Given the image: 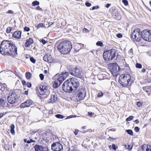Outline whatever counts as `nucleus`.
Segmentation results:
<instances>
[{
    "label": "nucleus",
    "mask_w": 151,
    "mask_h": 151,
    "mask_svg": "<svg viewBox=\"0 0 151 151\" xmlns=\"http://www.w3.org/2000/svg\"><path fill=\"white\" fill-rule=\"evenodd\" d=\"M36 9L37 10H41L42 9L40 7V6H38L36 7Z\"/></svg>",
    "instance_id": "61"
},
{
    "label": "nucleus",
    "mask_w": 151,
    "mask_h": 151,
    "mask_svg": "<svg viewBox=\"0 0 151 151\" xmlns=\"http://www.w3.org/2000/svg\"><path fill=\"white\" fill-rule=\"evenodd\" d=\"M137 106L139 108L142 106V104L140 101L137 102Z\"/></svg>",
    "instance_id": "37"
},
{
    "label": "nucleus",
    "mask_w": 151,
    "mask_h": 151,
    "mask_svg": "<svg viewBox=\"0 0 151 151\" xmlns=\"http://www.w3.org/2000/svg\"><path fill=\"white\" fill-rule=\"evenodd\" d=\"M51 149L53 151H61L63 149V147L60 143L57 142L52 145Z\"/></svg>",
    "instance_id": "12"
},
{
    "label": "nucleus",
    "mask_w": 151,
    "mask_h": 151,
    "mask_svg": "<svg viewBox=\"0 0 151 151\" xmlns=\"http://www.w3.org/2000/svg\"><path fill=\"white\" fill-rule=\"evenodd\" d=\"M72 48V45L69 41H65L60 43L58 46V49L62 54L69 53Z\"/></svg>",
    "instance_id": "2"
},
{
    "label": "nucleus",
    "mask_w": 151,
    "mask_h": 151,
    "mask_svg": "<svg viewBox=\"0 0 151 151\" xmlns=\"http://www.w3.org/2000/svg\"><path fill=\"white\" fill-rule=\"evenodd\" d=\"M32 104V101L31 100H27L24 103L22 104L20 106L21 108H24L30 106Z\"/></svg>",
    "instance_id": "16"
},
{
    "label": "nucleus",
    "mask_w": 151,
    "mask_h": 151,
    "mask_svg": "<svg viewBox=\"0 0 151 151\" xmlns=\"http://www.w3.org/2000/svg\"><path fill=\"white\" fill-rule=\"evenodd\" d=\"M39 77L40 78V79L41 80H42L44 79V76L42 74V73L40 74L39 75Z\"/></svg>",
    "instance_id": "43"
},
{
    "label": "nucleus",
    "mask_w": 151,
    "mask_h": 151,
    "mask_svg": "<svg viewBox=\"0 0 151 151\" xmlns=\"http://www.w3.org/2000/svg\"><path fill=\"white\" fill-rule=\"evenodd\" d=\"M0 88V90L1 91L2 93H3L4 95H7L8 93H9V90L8 88L6 87V84H4L3 85V86H1Z\"/></svg>",
    "instance_id": "19"
},
{
    "label": "nucleus",
    "mask_w": 151,
    "mask_h": 151,
    "mask_svg": "<svg viewBox=\"0 0 151 151\" xmlns=\"http://www.w3.org/2000/svg\"><path fill=\"white\" fill-rule=\"evenodd\" d=\"M73 91L76 90L78 87L79 86V83L78 80L76 78H71L69 80Z\"/></svg>",
    "instance_id": "11"
},
{
    "label": "nucleus",
    "mask_w": 151,
    "mask_h": 151,
    "mask_svg": "<svg viewBox=\"0 0 151 151\" xmlns=\"http://www.w3.org/2000/svg\"><path fill=\"white\" fill-rule=\"evenodd\" d=\"M134 122L136 124H137L139 123V120L136 119L134 121Z\"/></svg>",
    "instance_id": "64"
},
{
    "label": "nucleus",
    "mask_w": 151,
    "mask_h": 151,
    "mask_svg": "<svg viewBox=\"0 0 151 151\" xmlns=\"http://www.w3.org/2000/svg\"><path fill=\"white\" fill-rule=\"evenodd\" d=\"M85 5L86 6L88 7H89L91 6V4L90 3H89L88 2H86L85 3Z\"/></svg>",
    "instance_id": "51"
},
{
    "label": "nucleus",
    "mask_w": 151,
    "mask_h": 151,
    "mask_svg": "<svg viewBox=\"0 0 151 151\" xmlns=\"http://www.w3.org/2000/svg\"><path fill=\"white\" fill-rule=\"evenodd\" d=\"M33 42V41L32 39L31 38L27 40L25 44L24 45L25 47H29Z\"/></svg>",
    "instance_id": "21"
},
{
    "label": "nucleus",
    "mask_w": 151,
    "mask_h": 151,
    "mask_svg": "<svg viewBox=\"0 0 151 151\" xmlns=\"http://www.w3.org/2000/svg\"><path fill=\"white\" fill-rule=\"evenodd\" d=\"M99 8V7L98 6H94L92 8V10H94L95 9H97Z\"/></svg>",
    "instance_id": "52"
},
{
    "label": "nucleus",
    "mask_w": 151,
    "mask_h": 151,
    "mask_svg": "<svg viewBox=\"0 0 151 151\" xmlns=\"http://www.w3.org/2000/svg\"><path fill=\"white\" fill-rule=\"evenodd\" d=\"M18 96L14 91H10L7 97V101L10 104H14L17 101Z\"/></svg>",
    "instance_id": "7"
},
{
    "label": "nucleus",
    "mask_w": 151,
    "mask_h": 151,
    "mask_svg": "<svg viewBox=\"0 0 151 151\" xmlns=\"http://www.w3.org/2000/svg\"><path fill=\"white\" fill-rule=\"evenodd\" d=\"M126 132H127V133L130 134V135H133V133L131 129H128L127 130Z\"/></svg>",
    "instance_id": "32"
},
{
    "label": "nucleus",
    "mask_w": 151,
    "mask_h": 151,
    "mask_svg": "<svg viewBox=\"0 0 151 151\" xmlns=\"http://www.w3.org/2000/svg\"><path fill=\"white\" fill-rule=\"evenodd\" d=\"M116 50L114 49H110L105 51L103 53V57L106 60H111L115 56Z\"/></svg>",
    "instance_id": "4"
},
{
    "label": "nucleus",
    "mask_w": 151,
    "mask_h": 151,
    "mask_svg": "<svg viewBox=\"0 0 151 151\" xmlns=\"http://www.w3.org/2000/svg\"><path fill=\"white\" fill-rule=\"evenodd\" d=\"M37 29H39L40 27H44L45 28V25L44 24L40 23H39L38 24V25L37 26Z\"/></svg>",
    "instance_id": "29"
},
{
    "label": "nucleus",
    "mask_w": 151,
    "mask_h": 151,
    "mask_svg": "<svg viewBox=\"0 0 151 151\" xmlns=\"http://www.w3.org/2000/svg\"><path fill=\"white\" fill-rule=\"evenodd\" d=\"M55 116L58 118L60 119H63L64 118L63 116L62 115L60 114H57L55 115Z\"/></svg>",
    "instance_id": "34"
},
{
    "label": "nucleus",
    "mask_w": 151,
    "mask_h": 151,
    "mask_svg": "<svg viewBox=\"0 0 151 151\" xmlns=\"http://www.w3.org/2000/svg\"><path fill=\"white\" fill-rule=\"evenodd\" d=\"M57 100V96L55 93H53L50 96V102L51 103H53L56 102Z\"/></svg>",
    "instance_id": "18"
},
{
    "label": "nucleus",
    "mask_w": 151,
    "mask_h": 151,
    "mask_svg": "<svg viewBox=\"0 0 151 151\" xmlns=\"http://www.w3.org/2000/svg\"><path fill=\"white\" fill-rule=\"evenodd\" d=\"M146 151H151V148H150V146L149 145H147V147L146 148Z\"/></svg>",
    "instance_id": "40"
},
{
    "label": "nucleus",
    "mask_w": 151,
    "mask_h": 151,
    "mask_svg": "<svg viewBox=\"0 0 151 151\" xmlns=\"http://www.w3.org/2000/svg\"><path fill=\"white\" fill-rule=\"evenodd\" d=\"M140 30L137 28L135 29L130 34L131 38L136 42L140 41L142 38Z\"/></svg>",
    "instance_id": "6"
},
{
    "label": "nucleus",
    "mask_w": 151,
    "mask_h": 151,
    "mask_svg": "<svg viewBox=\"0 0 151 151\" xmlns=\"http://www.w3.org/2000/svg\"><path fill=\"white\" fill-rule=\"evenodd\" d=\"M88 115L90 116H91L93 115V114L92 112H88Z\"/></svg>",
    "instance_id": "63"
},
{
    "label": "nucleus",
    "mask_w": 151,
    "mask_h": 151,
    "mask_svg": "<svg viewBox=\"0 0 151 151\" xmlns=\"http://www.w3.org/2000/svg\"><path fill=\"white\" fill-rule=\"evenodd\" d=\"M35 151H45L46 149L42 146L38 145H36L35 146Z\"/></svg>",
    "instance_id": "20"
},
{
    "label": "nucleus",
    "mask_w": 151,
    "mask_h": 151,
    "mask_svg": "<svg viewBox=\"0 0 151 151\" xmlns=\"http://www.w3.org/2000/svg\"><path fill=\"white\" fill-rule=\"evenodd\" d=\"M116 36L118 38H121L122 37V35L120 33L117 34Z\"/></svg>",
    "instance_id": "55"
},
{
    "label": "nucleus",
    "mask_w": 151,
    "mask_h": 151,
    "mask_svg": "<svg viewBox=\"0 0 151 151\" xmlns=\"http://www.w3.org/2000/svg\"><path fill=\"white\" fill-rule=\"evenodd\" d=\"M83 30L84 31H85L86 32H89V30L86 28H84L83 29Z\"/></svg>",
    "instance_id": "59"
},
{
    "label": "nucleus",
    "mask_w": 151,
    "mask_h": 151,
    "mask_svg": "<svg viewBox=\"0 0 151 151\" xmlns=\"http://www.w3.org/2000/svg\"><path fill=\"white\" fill-rule=\"evenodd\" d=\"M43 60L49 63H51L53 61L52 58L49 54L45 55L43 57Z\"/></svg>",
    "instance_id": "17"
},
{
    "label": "nucleus",
    "mask_w": 151,
    "mask_h": 151,
    "mask_svg": "<svg viewBox=\"0 0 151 151\" xmlns=\"http://www.w3.org/2000/svg\"><path fill=\"white\" fill-rule=\"evenodd\" d=\"M149 95H151V86L146 87L144 89Z\"/></svg>",
    "instance_id": "25"
},
{
    "label": "nucleus",
    "mask_w": 151,
    "mask_h": 151,
    "mask_svg": "<svg viewBox=\"0 0 151 151\" xmlns=\"http://www.w3.org/2000/svg\"><path fill=\"white\" fill-rule=\"evenodd\" d=\"M111 71L113 76H116L118 74L119 71V67L116 63H113Z\"/></svg>",
    "instance_id": "13"
},
{
    "label": "nucleus",
    "mask_w": 151,
    "mask_h": 151,
    "mask_svg": "<svg viewBox=\"0 0 151 151\" xmlns=\"http://www.w3.org/2000/svg\"><path fill=\"white\" fill-rule=\"evenodd\" d=\"M133 50L132 49H131L129 51V53L131 55H132L133 54Z\"/></svg>",
    "instance_id": "57"
},
{
    "label": "nucleus",
    "mask_w": 151,
    "mask_h": 151,
    "mask_svg": "<svg viewBox=\"0 0 151 151\" xmlns=\"http://www.w3.org/2000/svg\"><path fill=\"white\" fill-rule=\"evenodd\" d=\"M21 32L20 31L15 32L12 35L16 39H19L21 37Z\"/></svg>",
    "instance_id": "22"
},
{
    "label": "nucleus",
    "mask_w": 151,
    "mask_h": 151,
    "mask_svg": "<svg viewBox=\"0 0 151 151\" xmlns=\"http://www.w3.org/2000/svg\"><path fill=\"white\" fill-rule=\"evenodd\" d=\"M41 42H42L43 45H45L46 42L45 40L44 39H42L41 40Z\"/></svg>",
    "instance_id": "54"
},
{
    "label": "nucleus",
    "mask_w": 151,
    "mask_h": 151,
    "mask_svg": "<svg viewBox=\"0 0 151 151\" xmlns=\"http://www.w3.org/2000/svg\"><path fill=\"white\" fill-rule=\"evenodd\" d=\"M6 103L5 100H4L3 99H0V107H4Z\"/></svg>",
    "instance_id": "24"
},
{
    "label": "nucleus",
    "mask_w": 151,
    "mask_h": 151,
    "mask_svg": "<svg viewBox=\"0 0 151 151\" xmlns=\"http://www.w3.org/2000/svg\"><path fill=\"white\" fill-rule=\"evenodd\" d=\"M125 147H126V149H127L129 150V151H131L132 150V146L130 145H128L127 146L126 145Z\"/></svg>",
    "instance_id": "33"
},
{
    "label": "nucleus",
    "mask_w": 151,
    "mask_h": 151,
    "mask_svg": "<svg viewBox=\"0 0 151 151\" xmlns=\"http://www.w3.org/2000/svg\"><path fill=\"white\" fill-rule=\"evenodd\" d=\"M147 147V145H144L142 146V150H145V149H146V148Z\"/></svg>",
    "instance_id": "46"
},
{
    "label": "nucleus",
    "mask_w": 151,
    "mask_h": 151,
    "mask_svg": "<svg viewBox=\"0 0 151 151\" xmlns=\"http://www.w3.org/2000/svg\"><path fill=\"white\" fill-rule=\"evenodd\" d=\"M103 93L102 92H99L98 94V97H101L103 96Z\"/></svg>",
    "instance_id": "44"
},
{
    "label": "nucleus",
    "mask_w": 151,
    "mask_h": 151,
    "mask_svg": "<svg viewBox=\"0 0 151 151\" xmlns=\"http://www.w3.org/2000/svg\"><path fill=\"white\" fill-rule=\"evenodd\" d=\"M131 78L130 76L127 74H121L119 77V82L123 86H127Z\"/></svg>",
    "instance_id": "3"
},
{
    "label": "nucleus",
    "mask_w": 151,
    "mask_h": 151,
    "mask_svg": "<svg viewBox=\"0 0 151 151\" xmlns=\"http://www.w3.org/2000/svg\"><path fill=\"white\" fill-rule=\"evenodd\" d=\"M25 76L27 79H29L31 77L32 74L29 72H26L25 73Z\"/></svg>",
    "instance_id": "28"
},
{
    "label": "nucleus",
    "mask_w": 151,
    "mask_h": 151,
    "mask_svg": "<svg viewBox=\"0 0 151 151\" xmlns=\"http://www.w3.org/2000/svg\"><path fill=\"white\" fill-rule=\"evenodd\" d=\"M15 128L14 125L12 124L11 126V130L10 132L12 134H15V131L14 129Z\"/></svg>",
    "instance_id": "27"
},
{
    "label": "nucleus",
    "mask_w": 151,
    "mask_h": 151,
    "mask_svg": "<svg viewBox=\"0 0 151 151\" xmlns=\"http://www.w3.org/2000/svg\"><path fill=\"white\" fill-rule=\"evenodd\" d=\"M136 67L137 68H141L142 67V65L139 63H137L136 65Z\"/></svg>",
    "instance_id": "38"
},
{
    "label": "nucleus",
    "mask_w": 151,
    "mask_h": 151,
    "mask_svg": "<svg viewBox=\"0 0 151 151\" xmlns=\"http://www.w3.org/2000/svg\"><path fill=\"white\" fill-rule=\"evenodd\" d=\"M96 45L98 46H103V45L102 42L101 41L97 42L96 43Z\"/></svg>",
    "instance_id": "31"
},
{
    "label": "nucleus",
    "mask_w": 151,
    "mask_h": 151,
    "mask_svg": "<svg viewBox=\"0 0 151 151\" xmlns=\"http://www.w3.org/2000/svg\"><path fill=\"white\" fill-rule=\"evenodd\" d=\"M122 2L125 6H127L128 4V1L127 0H123Z\"/></svg>",
    "instance_id": "42"
},
{
    "label": "nucleus",
    "mask_w": 151,
    "mask_h": 151,
    "mask_svg": "<svg viewBox=\"0 0 151 151\" xmlns=\"http://www.w3.org/2000/svg\"><path fill=\"white\" fill-rule=\"evenodd\" d=\"M17 47L12 41L4 40L1 44L0 52L2 55H7L15 57L17 55Z\"/></svg>",
    "instance_id": "1"
},
{
    "label": "nucleus",
    "mask_w": 151,
    "mask_h": 151,
    "mask_svg": "<svg viewBox=\"0 0 151 151\" xmlns=\"http://www.w3.org/2000/svg\"><path fill=\"white\" fill-rule=\"evenodd\" d=\"M22 83L23 85H24L26 84V82L24 81H22Z\"/></svg>",
    "instance_id": "62"
},
{
    "label": "nucleus",
    "mask_w": 151,
    "mask_h": 151,
    "mask_svg": "<svg viewBox=\"0 0 151 151\" xmlns=\"http://www.w3.org/2000/svg\"><path fill=\"white\" fill-rule=\"evenodd\" d=\"M79 131L78 130H75V131L74 132V134L76 135L78 134V132Z\"/></svg>",
    "instance_id": "58"
},
{
    "label": "nucleus",
    "mask_w": 151,
    "mask_h": 151,
    "mask_svg": "<svg viewBox=\"0 0 151 151\" xmlns=\"http://www.w3.org/2000/svg\"><path fill=\"white\" fill-rule=\"evenodd\" d=\"M24 29L25 31L28 32L30 30V29L28 27H24Z\"/></svg>",
    "instance_id": "50"
},
{
    "label": "nucleus",
    "mask_w": 151,
    "mask_h": 151,
    "mask_svg": "<svg viewBox=\"0 0 151 151\" xmlns=\"http://www.w3.org/2000/svg\"><path fill=\"white\" fill-rule=\"evenodd\" d=\"M26 85L27 87L29 88L31 87L32 86L31 84V83L29 82H27L26 83Z\"/></svg>",
    "instance_id": "48"
},
{
    "label": "nucleus",
    "mask_w": 151,
    "mask_h": 151,
    "mask_svg": "<svg viewBox=\"0 0 151 151\" xmlns=\"http://www.w3.org/2000/svg\"><path fill=\"white\" fill-rule=\"evenodd\" d=\"M12 30V28L10 27H7L6 29V32L7 33L10 32Z\"/></svg>",
    "instance_id": "36"
},
{
    "label": "nucleus",
    "mask_w": 151,
    "mask_h": 151,
    "mask_svg": "<svg viewBox=\"0 0 151 151\" xmlns=\"http://www.w3.org/2000/svg\"><path fill=\"white\" fill-rule=\"evenodd\" d=\"M76 99L78 101L83 100L85 96V93L84 90L78 91L76 94Z\"/></svg>",
    "instance_id": "14"
},
{
    "label": "nucleus",
    "mask_w": 151,
    "mask_h": 151,
    "mask_svg": "<svg viewBox=\"0 0 151 151\" xmlns=\"http://www.w3.org/2000/svg\"><path fill=\"white\" fill-rule=\"evenodd\" d=\"M39 2L37 1H34L32 3V5L35 6L36 5H39Z\"/></svg>",
    "instance_id": "30"
},
{
    "label": "nucleus",
    "mask_w": 151,
    "mask_h": 151,
    "mask_svg": "<svg viewBox=\"0 0 151 151\" xmlns=\"http://www.w3.org/2000/svg\"><path fill=\"white\" fill-rule=\"evenodd\" d=\"M48 88L47 85L45 83H42L36 88L37 90L40 95H46L48 94L50 92Z\"/></svg>",
    "instance_id": "5"
},
{
    "label": "nucleus",
    "mask_w": 151,
    "mask_h": 151,
    "mask_svg": "<svg viewBox=\"0 0 151 151\" xmlns=\"http://www.w3.org/2000/svg\"><path fill=\"white\" fill-rule=\"evenodd\" d=\"M61 83H61L60 81H59L57 79H56L53 84L54 88H57L60 85Z\"/></svg>",
    "instance_id": "23"
},
{
    "label": "nucleus",
    "mask_w": 151,
    "mask_h": 151,
    "mask_svg": "<svg viewBox=\"0 0 151 151\" xmlns=\"http://www.w3.org/2000/svg\"><path fill=\"white\" fill-rule=\"evenodd\" d=\"M53 111L52 110H50L49 111V113L50 114H52L53 113Z\"/></svg>",
    "instance_id": "60"
},
{
    "label": "nucleus",
    "mask_w": 151,
    "mask_h": 151,
    "mask_svg": "<svg viewBox=\"0 0 151 151\" xmlns=\"http://www.w3.org/2000/svg\"><path fill=\"white\" fill-rule=\"evenodd\" d=\"M63 89L65 92H70L73 91L72 86H71L69 80L65 81L63 84Z\"/></svg>",
    "instance_id": "9"
},
{
    "label": "nucleus",
    "mask_w": 151,
    "mask_h": 151,
    "mask_svg": "<svg viewBox=\"0 0 151 151\" xmlns=\"http://www.w3.org/2000/svg\"><path fill=\"white\" fill-rule=\"evenodd\" d=\"M7 13L9 14H12L14 13V12L11 10H9L8 11Z\"/></svg>",
    "instance_id": "56"
},
{
    "label": "nucleus",
    "mask_w": 151,
    "mask_h": 151,
    "mask_svg": "<svg viewBox=\"0 0 151 151\" xmlns=\"http://www.w3.org/2000/svg\"><path fill=\"white\" fill-rule=\"evenodd\" d=\"M112 149L114 150H116L118 148V147L116 145L114 144L112 145Z\"/></svg>",
    "instance_id": "41"
},
{
    "label": "nucleus",
    "mask_w": 151,
    "mask_h": 151,
    "mask_svg": "<svg viewBox=\"0 0 151 151\" xmlns=\"http://www.w3.org/2000/svg\"><path fill=\"white\" fill-rule=\"evenodd\" d=\"M70 73L72 75L80 78H82L83 75V73L81 71L79 68H75L70 71Z\"/></svg>",
    "instance_id": "10"
},
{
    "label": "nucleus",
    "mask_w": 151,
    "mask_h": 151,
    "mask_svg": "<svg viewBox=\"0 0 151 151\" xmlns=\"http://www.w3.org/2000/svg\"><path fill=\"white\" fill-rule=\"evenodd\" d=\"M24 141L25 142H27L28 143H29L31 142L30 141H29V140H27L26 139H24Z\"/></svg>",
    "instance_id": "53"
},
{
    "label": "nucleus",
    "mask_w": 151,
    "mask_h": 151,
    "mask_svg": "<svg viewBox=\"0 0 151 151\" xmlns=\"http://www.w3.org/2000/svg\"><path fill=\"white\" fill-rule=\"evenodd\" d=\"M139 128L137 127H136L134 128V130L136 132H138L139 131Z\"/></svg>",
    "instance_id": "49"
},
{
    "label": "nucleus",
    "mask_w": 151,
    "mask_h": 151,
    "mask_svg": "<svg viewBox=\"0 0 151 151\" xmlns=\"http://www.w3.org/2000/svg\"><path fill=\"white\" fill-rule=\"evenodd\" d=\"M76 116L75 115H70V116H68L66 118V119H70L71 118H72L73 117H76Z\"/></svg>",
    "instance_id": "45"
},
{
    "label": "nucleus",
    "mask_w": 151,
    "mask_h": 151,
    "mask_svg": "<svg viewBox=\"0 0 151 151\" xmlns=\"http://www.w3.org/2000/svg\"><path fill=\"white\" fill-rule=\"evenodd\" d=\"M142 38L145 40L151 42V30L146 29L141 32Z\"/></svg>",
    "instance_id": "8"
},
{
    "label": "nucleus",
    "mask_w": 151,
    "mask_h": 151,
    "mask_svg": "<svg viewBox=\"0 0 151 151\" xmlns=\"http://www.w3.org/2000/svg\"><path fill=\"white\" fill-rule=\"evenodd\" d=\"M30 60L33 63H35L36 60L35 59H34V58L33 57H30Z\"/></svg>",
    "instance_id": "39"
},
{
    "label": "nucleus",
    "mask_w": 151,
    "mask_h": 151,
    "mask_svg": "<svg viewBox=\"0 0 151 151\" xmlns=\"http://www.w3.org/2000/svg\"><path fill=\"white\" fill-rule=\"evenodd\" d=\"M133 118L134 117L133 116H130L126 119V121H131L133 119Z\"/></svg>",
    "instance_id": "35"
},
{
    "label": "nucleus",
    "mask_w": 151,
    "mask_h": 151,
    "mask_svg": "<svg viewBox=\"0 0 151 151\" xmlns=\"http://www.w3.org/2000/svg\"><path fill=\"white\" fill-rule=\"evenodd\" d=\"M114 18L117 20H119L121 19V16L119 12H117L114 15Z\"/></svg>",
    "instance_id": "26"
},
{
    "label": "nucleus",
    "mask_w": 151,
    "mask_h": 151,
    "mask_svg": "<svg viewBox=\"0 0 151 151\" xmlns=\"http://www.w3.org/2000/svg\"><path fill=\"white\" fill-rule=\"evenodd\" d=\"M14 73L17 76H19V75L20 74L19 73L18 71V70H16L14 71Z\"/></svg>",
    "instance_id": "47"
},
{
    "label": "nucleus",
    "mask_w": 151,
    "mask_h": 151,
    "mask_svg": "<svg viewBox=\"0 0 151 151\" xmlns=\"http://www.w3.org/2000/svg\"><path fill=\"white\" fill-rule=\"evenodd\" d=\"M69 74V73L68 72H63L62 73L58 75V78L57 79L61 83H62L66 79Z\"/></svg>",
    "instance_id": "15"
}]
</instances>
